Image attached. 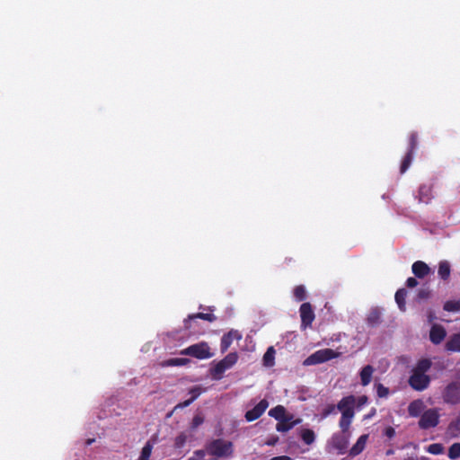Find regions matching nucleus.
<instances>
[{"label":"nucleus","instance_id":"nucleus-1","mask_svg":"<svg viewBox=\"0 0 460 460\" xmlns=\"http://www.w3.org/2000/svg\"><path fill=\"white\" fill-rule=\"evenodd\" d=\"M356 397L349 394L342 397L337 403V410L341 416L339 420V427L342 431H349L355 416Z\"/></svg>","mask_w":460,"mask_h":460},{"label":"nucleus","instance_id":"nucleus-2","mask_svg":"<svg viewBox=\"0 0 460 460\" xmlns=\"http://www.w3.org/2000/svg\"><path fill=\"white\" fill-rule=\"evenodd\" d=\"M234 445L231 441H226L222 438L212 440L207 447L209 455L216 457H226L233 455Z\"/></svg>","mask_w":460,"mask_h":460},{"label":"nucleus","instance_id":"nucleus-3","mask_svg":"<svg viewBox=\"0 0 460 460\" xmlns=\"http://www.w3.org/2000/svg\"><path fill=\"white\" fill-rule=\"evenodd\" d=\"M180 354L183 356H190L198 359H207L213 357V353L210 351L209 346L205 341L190 345L181 349Z\"/></svg>","mask_w":460,"mask_h":460},{"label":"nucleus","instance_id":"nucleus-4","mask_svg":"<svg viewBox=\"0 0 460 460\" xmlns=\"http://www.w3.org/2000/svg\"><path fill=\"white\" fill-rule=\"evenodd\" d=\"M445 403L456 405L460 403V381L450 382L442 392Z\"/></svg>","mask_w":460,"mask_h":460},{"label":"nucleus","instance_id":"nucleus-5","mask_svg":"<svg viewBox=\"0 0 460 460\" xmlns=\"http://www.w3.org/2000/svg\"><path fill=\"white\" fill-rule=\"evenodd\" d=\"M338 356V353H336L332 349H319L313 354H311L309 357H307L305 361V366H312V365H317L321 364L326 361H329L332 358H335Z\"/></svg>","mask_w":460,"mask_h":460},{"label":"nucleus","instance_id":"nucleus-6","mask_svg":"<svg viewBox=\"0 0 460 460\" xmlns=\"http://www.w3.org/2000/svg\"><path fill=\"white\" fill-rule=\"evenodd\" d=\"M349 438V431H342L341 429V432L334 433L332 436L330 446L337 452V454L344 455L348 450Z\"/></svg>","mask_w":460,"mask_h":460},{"label":"nucleus","instance_id":"nucleus-7","mask_svg":"<svg viewBox=\"0 0 460 460\" xmlns=\"http://www.w3.org/2000/svg\"><path fill=\"white\" fill-rule=\"evenodd\" d=\"M418 146V134L417 132H411L409 137V146L408 151L404 157L402 158L401 167H400V172L404 173L408 168L410 167L412 157H413V152L416 150Z\"/></svg>","mask_w":460,"mask_h":460},{"label":"nucleus","instance_id":"nucleus-8","mask_svg":"<svg viewBox=\"0 0 460 460\" xmlns=\"http://www.w3.org/2000/svg\"><path fill=\"white\" fill-rule=\"evenodd\" d=\"M439 422V413L437 409H429L425 411L419 420V427L421 429H429L438 426Z\"/></svg>","mask_w":460,"mask_h":460},{"label":"nucleus","instance_id":"nucleus-9","mask_svg":"<svg viewBox=\"0 0 460 460\" xmlns=\"http://www.w3.org/2000/svg\"><path fill=\"white\" fill-rule=\"evenodd\" d=\"M299 313L301 317V329L306 330L308 327L312 326L315 318L312 305L308 302L303 303L300 305Z\"/></svg>","mask_w":460,"mask_h":460},{"label":"nucleus","instance_id":"nucleus-10","mask_svg":"<svg viewBox=\"0 0 460 460\" xmlns=\"http://www.w3.org/2000/svg\"><path fill=\"white\" fill-rule=\"evenodd\" d=\"M430 377L426 374L412 372L409 378L410 386L416 391H423L429 385Z\"/></svg>","mask_w":460,"mask_h":460},{"label":"nucleus","instance_id":"nucleus-11","mask_svg":"<svg viewBox=\"0 0 460 460\" xmlns=\"http://www.w3.org/2000/svg\"><path fill=\"white\" fill-rule=\"evenodd\" d=\"M269 407V402L266 399H262L257 403L252 409L245 412L244 418L246 421L252 422L258 420Z\"/></svg>","mask_w":460,"mask_h":460},{"label":"nucleus","instance_id":"nucleus-12","mask_svg":"<svg viewBox=\"0 0 460 460\" xmlns=\"http://www.w3.org/2000/svg\"><path fill=\"white\" fill-rule=\"evenodd\" d=\"M447 336L446 329L440 324H433L429 331V340L435 344H440Z\"/></svg>","mask_w":460,"mask_h":460},{"label":"nucleus","instance_id":"nucleus-13","mask_svg":"<svg viewBox=\"0 0 460 460\" xmlns=\"http://www.w3.org/2000/svg\"><path fill=\"white\" fill-rule=\"evenodd\" d=\"M300 422V419L293 420V415L289 414L279 420L278 424L276 425V429L279 432H287Z\"/></svg>","mask_w":460,"mask_h":460},{"label":"nucleus","instance_id":"nucleus-14","mask_svg":"<svg viewBox=\"0 0 460 460\" xmlns=\"http://www.w3.org/2000/svg\"><path fill=\"white\" fill-rule=\"evenodd\" d=\"M412 273L419 279H423L430 272V268L422 261H415L411 266Z\"/></svg>","mask_w":460,"mask_h":460},{"label":"nucleus","instance_id":"nucleus-15","mask_svg":"<svg viewBox=\"0 0 460 460\" xmlns=\"http://www.w3.org/2000/svg\"><path fill=\"white\" fill-rule=\"evenodd\" d=\"M368 439L367 434L361 435L353 447L349 449V454L350 456H358L366 447L367 441Z\"/></svg>","mask_w":460,"mask_h":460},{"label":"nucleus","instance_id":"nucleus-16","mask_svg":"<svg viewBox=\"0 0 460 460\" xmlns=\"http://www.w3.org/2000/svg\"><path fill=\"white\" fill-rule=\"evenodd\" d=\"M194 319H202L205 321H208L209 323H213L217 320V317L213 314H208V313H197L193 314H190L187 319L184 320V327L186 329H190V323L191 320Z\"/></svg>","mask_w":460,"mask_h":460},{"label":"nucleus","instance_id":"nucleus-17","mask_svg":"<svg viewBox=\"0 0 460 460\" xmlns=\"http://www.w3.org/2000/svg\"><path fill=\"white\" fill-rule=\"evenodd\" d=\"M374 371L375 369L371 365H367L360 370V383L363 386L370 384Z\"/></svg>","mask_w":460,"mask_h":460},{"label":"nucleus","instance_id":"nucleus-18","mask_svg":"<svg viewBox=\"0 0 460 460\" xmlns=\"http://www.w3.org/2000/svg\"><path fill=\"white\" fill-rule=\"evenodd\" d=\"M445 348L447 351L460 352V333L453 334L447 341Z\"/></svg>","mask_w":460,"mask_h":460},{"label":"nucleus","instance_id":"nucleus-19","mask_svg":"<svg viewBox=\"0 0 460 460\" xmlns=\"http://www.w3.org/2000/svg\"><path fill=\"white\" fill-rule=\"evenodd\" d=\"M424 409V403L421 400H414L408 406V413L411 417H418Z\"/></svg>","mask_w":460,"mask_h":460},{"label":"nucleus","instance_id":"nucleus-20","mask_svg":"<svg viewBox=\"0 0 460 460\" xmlns=\"http://www.w3.org/2000/svg\"><path fill=\"white\" fill-rule=\"evenodd\" d=\"M438 274L442 280H448L451 274V266L447 261H441L438 263Z\"/></svg>","mask_w":460,"mask_h":460},{"label":"nucleus","instance_id":"nucleus-21","mask_svg":"<svg viewBox=\"0 0 460 460\" xmlns=\"http://www.w3.org/2000/svg\"><path fill=\"white\" fill-rule=\"evenodd\" d=\"M367 323L371 327H376L381 323V312L378 308L372 309L367 318Z\"/></svg>","mask_w":460,"mask_h":460},{"label":"nucleus","instance_id":"nucleus-22","mask_svg":"<svg viewBox=\"0 0 460 460\" xmlns=\"http://www.w3.org/2000/svg\"><path fill=\"white\" fill-rule=\"evenodd\" d=\"M431 360L429 358H422L417 362L416 367L412 369V372L419 374H426L431 367Z\"/></svg>","mask_w":460,"mask_h":460},{"label":"nucleus","instance_id":"nucleus-23","mask_svg":"<svg viewBox=\"0 0 460 460\" xmlns=\"http://www.w3.org/2000/svg\"><path fill=\"white\" fill-rule=\"evenodd\" d=\"M275 354H276L275 349L272 346L269 347L262 358L263 365L265 367H273L274 366Z\"/></svg>","mask_w":460,"mask_h":460},{"label":"nucleus","instance_id":"nucleus-24","mask_svg":"<svg viewBox=\"0 0 460 460\" xmlns=\"http://www.w3.org/2000/svg\"><path fill=\"white\" fill-rule=\"evenodd\" d=\"M190 394L191 397L182 402H180L176 408H185L190 405L200 394V388L199 386H194L190 390Z\"/></svg>","mask_w":460,"mask_h":460},{"label":"nucleus","instance_id":"nucleus-25","mask_svg":"<svg viewBox=\"0 0 460 460\" xmlns=\"http://www.w3.org/2000/svg\"><path fill=\"white\" fill-rule=\"evenodd\" d=\"M407 296V290L405 288H400L396 291L394 298L395 302L398 305V307L402 311H405L406 305H405V298Z\"/></svg>","mask_w":460,"mask_h":460},{"label":"nucleus","instance_id":"nucleus-26","mask_svg":"<svg viewBox=\"0 0 460 460\" xmlns=\"http://www.w3.org/2000/svg\"><path fill=\"white\" fill-rule=\"evenodd\" d=\"M269 415L277 420L286 417V409L282 405H277L270 410Z\"/></svg>","mask_w":460,"mask_h":460},{"label":"nucleus","instance_id":"nucleus-27","mask_svg":"<svg viewBox=\"0 0 460 460\" xmlns=\"http://www.w3.org/2000/svg\"><path fill=\"white\" fill-rule=\"evenodd\" d=\"M226 367L219 361L210 370L213 379L219 380L222 378L223 374L226 371Z\"/></svg>","mask_w":460,"mask_h":460},{"label":"nucleus","instance_id":"nucleus-28","mask_svg":"<svg viewBox=\"0 0 460 460\" xmlns=\"http://www.w3.org/2000/svg\"><path fill=\"white\" fill-rule=\"evenodd\" d=\"M238 359V355L235 352H231L227 354L221 361V363L226 367V369L231 368Z\"/></svg>","mask_w":460,"mask_h":460},{"label":"nucleus","instance_id":"nucleus-29","mask_svg":"<svg viewBox=\"0 0 460 460\" xmlns=\"http://www.w3.org/2000/svg\"><path fill=\"white\" fill-rule=\"evenodd\" d=\"M154 444L148 440L143 447L138 460H150Z\"/></svg>","mask_w":460,"mask_h":460},{"label":"nucleus","instance_id":"nucleus-30","mask_svg":"<svg viewBox=\"0 0 460 460\" xmlns=\"http://www.w3.org/2000/svg\"><path fill=\"white\" fill-rule=\"evenodd\" d=\"M233 342V332L224 334L221 338L220 349L222 352H226Z\"/></svg>","mask_w":460,"mask_h":460},{"label":"nucleus","instance_id":"nucleus-31","mask_svg":"<svg viewBox=\"0 0 460 460\" xmlns=\"http://www.w3.org/2000/svg\"><path fill=\"white\" fill-rule=\"evenodd\" d=\"M190 362V359L185 358H169L164 363V366L168 367H180L184 366Z\"/></svg>","mask_w":460,"mask_h":460},{"label":"nucleus","instance_id":"nucleus-32","mask_svg":"<svg viewBox=\"0 0 460 460\" xmlns=\"http://www.w3.org/2000/svg\"><path fill=\"white\" fill-rule=\"evenodd\" d=\"M301 438L306 445H311L315 439V434L314 430L305 429L301 432Z\"/></svg>","mask_w":460,"mask_h":460},{"label":"nucleus","instance_id":"nucleus-33","mask_svg":"<svg viewBox=\"0 0 460 460\" xmlns=\"http://www.w3.org/2000/svg\"><path fill=\"white\" fill-rule=\"evenodd\" d=\"M448 457L452 460L458 459L460 457V443L456 442L450 446L448 448Z\"/></svg>","mask_w":460,"mask_h":460},{"label":"nucleus","instance_id":"nucleus-34","mask_svg":"<svg viewBox=\"0 0 460 460\" xmlns=\"http://www.w3.org/2000/svg\"><path fill=\"white\" fill-rule=\"evenodd\" d=\"M443 309L447 312H458L460 311V301L448 300L444 304Z\"/></svg>","mask_w":460,"mask_h":460},{"label":"nucleus","instance_id":"nucleus-35","mask_svg":"<svg viewBox=\"0 0 460 460\" xmlns=\"http://www.w3.org/2000/svg\"><path fill=\"white\" fill-rule=\"evenodd\" d=\"M293 293L297 301H304L306 298V291L303 285L296 286Z\"/></svg>","mask_w":460,"mask_h":460},{"label":"nucleus","instance_id":"nucleus-36","mask_svg":"<svg viewBox=\"0 0 460 460\" xmlns=\"http://www.w3.org/2000/svg\"><path fill=\"white\" fill-rule=\"evenodd\" d=\"M375 388L376 390V394L379 398H385L389 394L388 387L385 386L381 383L375 384Z\"/></svg>","mask_w":460,"mask_h":460},{"label":"nucleus","instance_id":"nucleus-37","mask_svg":"<svg viewBox=\"0 0 460 460\" xmlns=\"http://www.w3.org/2000/svg\"><path fill=\"white\" fill-rule=\"evenodd\" d=\"M427 451L432 455H440L444 451V447L440 443H433L428 447Z\"/></svg>","mask_w":460,"mask_h":460},{"label":"nucleus","instance_id":"nucleus-38","mask_svg":"<svg viewBox=\"0 0 460 460\" xmlns=\"http://www.w3.org/2000/svg\"><path fill=\"white\" fill-rule=\"evenodd\" d=\"M429 188H427L425 186H422L420 188L419 196H420V202L428 203L429 201L430 198L429 196Z\"/></svg>","mask_w":460,"mask_h":460},{"label":"nucleus","instance_id":"nucleus-39","mask_svg":"<svg viewBox=\"0 0 460 460\" xmlns=\"http://www.w3.org/2000/svg\"><path fill=\"white\" fill-rule=\"evenodd\" d=\"M337 410V404H328L325 408H323L321 415L323 419L327 418L332 414H335Z\"/></svg>","mask_w":460,"mask_h":460},{"label":"nucleus","instance_id":"nucleus-40","mask_svg":"<svg viewBox=\"0 0 460 460\" xmlns=\"http://www.w3.org/2000/svg\"><path fill=\"white\" fill-rule=\"evenodd\" d=\"M430 296V290L429 288H421L418 290L416 298L419 301L428 299Z\"/></svg>","mask_w":460,"mask_h":460},{"label":"nucleus","instance_id":"nucleus-41","mask_svg":"<svg viewBox=\"0 0 460 460\" xmlns=\"http://www.w3.org/2000/svg\"><path fill=\"white\" fill-rule=\"evenodd\" d=\"M204 422V417L201 414H196L191 421L190 428L192 429H196L199 426H200Z\"/></svg>","mask_w":460,"mask_h":460},{"label":"nucleus","instance_id":"nucleus-42","mask_svg":"<svg viewBox=\"0 0 460 460\" xmlns=\"http://www.w3.org/2000/svg\"><path fill=\"white\" fill-rule=\"evenodd\" d=\"M186 440H187L186 435L183 433L180 434L175 438V441H174L175 447L181 448L185 445Z\"/></svg>","mask_w":460,"mask_h":460},{"label":"nucleus","instance_id":"nucleus-43","mask_svg":"<svg viewBox=\"0 0 460 460\" xmlns=\"http://www.w3.org/2000/svg\"><path fill=\"white\" fill-rule=\"evenodd\" d=\"M368 402V397L367 395H361L358 398H356V406L358 410H360L364 405Z\"/></svg>","mask_w":460,"mask_h":460},{"label":"nucleus","instance_id":"nucleus-44","mask_svg":"<svg viewBox=\"0 0 460 460\" xmlns=\"http://www.w3.org/2000/svg\"><path fill=\"white\" fill-rule=\"evenodd\" d=\"M205 456L204 450H196L194 452V456H191L189 460H201Z\"/></svg>","mask_w":460,"mask_h":460},{"label":"nucleus","instance_id":"nucleus-45","mask_svg":"<svg viewBox=\"0 0 460 460\" xmlns=\"http://www.w3.org/2000/svg\"><path fill=\"white\" fill-rule=\"evenodd\" d=\"M418 285V281L415 278H408L406 280V286L408 288H415Z\"/></svg>","mask_w":460,"mask_h":460},{"label":"nucleus","instance_id":"nucleus-46","mask_svg":"<svg viewBox=\"0 0 460 460\" xmlns=\"http://www.w3.org/2000/svg\"><path fill=\"white\" fill-rule=\"evenodd\" d=\"M385 435L389 438H392L395 436V430L393 427H387L385 429Z\"/></svg>","mask_w":460,"mask_h":460},{"label":"nucleus","instance_id":"nucleus-47","mask_svg":"<svg viewBox=\"0 0 460 460\" xmlns=\"http://www.w3.org/2000/svg\"><path fill=\"white\" fill-rule=\"evenodd\" d=\"M270 460H291V458L288 456H274Z\"/></svg>","mask_w":460,"mask_h":460},{"label":"nucleus","instance_id":"nucleus-48","mask_svg":"<svg viewBox=\"0 0 460 460\" xmlns=\"http://www.w3.org/2000/svg\"><path fill=\"white\" fill-rule=\"evenodd\" d=\"M376 412V410L375 408H372V410L370 411V412L365 416V419H370L372 418Z\"/></svg>","mask_w":460,"mask_h":460},{"label":"nucleus","instance_id":"nucleus-49","mask_svg":"<svg viewBox=\"0 0 460 460\" xmlns=\"http://www.w3.org/2000/svg\"><path fill=\"white\" fill-rule=\"evenodd\" d=\"M278 438H273V439H270V440H268L265 444L268 445V446H274L275 443L277 442Z\"/></svg>","mask_w":460,"mask_h":460},{"label":"nucleus","instance_id":"nucleus-50","mask_svg":"<svg viewBox=\"0 0 460 460\" xmlns=\"http://www.w3.org/2000/svg\"><path fill=\"white\" fill-rule=\"evenodd\" d=\"M428 317H429V322H432L435 319V315H434L433 312L430 311L429 313Z\"/></svg>","mask_w":460,"mask_h":460},{"label":"nucleus","instance_id":"nucleus-51","mask_svg":"<svg viewBox=\"0 0 460 460\" xmlns=\"http://www.w3.org/2000/svg\"><path fill=\"white\" fill-rule=\"evenodd\" d=\"M93 441H94V439H88V440L86 441V444H87V445H91Z\"/></svg>","mask_w":460,"mask_h":460},{"label":"nucleus","instance_id":"nucleus-52","mask_svg":"<svg viewBox=\"0 0 460 460\" xmlns=\"http://www.w3.org/2000/svg\"><path fill=\"white\" fill-rule=\"evenodd\" d=\"M406 460H417V459H415L413 457H408Z\"/></svg>","mask_w":460,"mask_h":460}]
</instances>
